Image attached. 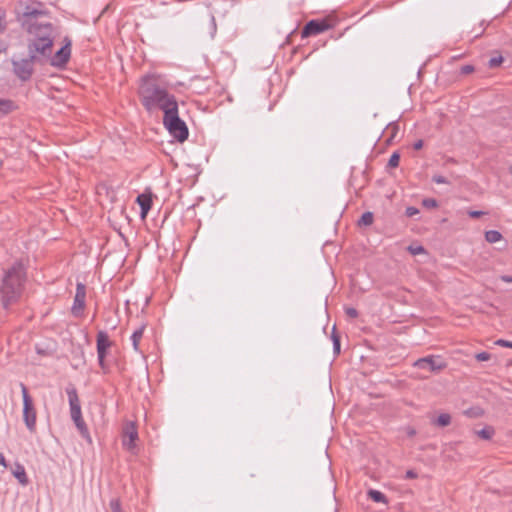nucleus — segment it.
Masks as SVG:
<instances>
[{
    "instance_id": "obj_39",
    "label": "nucleus",
    "mask_w": 512,
    "mask_h": 512,
    "mask_svg": "<svg viewBox=\"0 0 512 512\" xmlns=\"http://www.w3.org/2000/svg\"><path fill=\"white\" fill-rule=\"evenodd\" d=\"M417 477V473L414 470H408L406 472L405 478L406 479H414Z\"/></svg>"
},
{
    "instance_id": "obj_29",
    "label": "nucleus",
    "mask_w": 512,
    "mask_h": 512,
    "mask_svg": "<svg viewBox=\"0 0 512 512\" xmlns=\"http://www.w3.org/2000/svg\"><path fill=\"white\" fill-rule=\"evenodd\" d=\"M422 205L426 208H434L438 206V203L433 198H426L422 201Z\"/></svg>"
},
{
    "instance_id": "obj_41",
    "label": "nucleus",
    "mask_w": 512,
    "mask_h": 512,
    "mask_svg": "<svg viewBox=\"0 0 512 512\" xmlns=\"http://www.w3.org/2000/svg\"><path fill=\"white\" fill-rule=\"evenodd\" d=\"M423 145H424V142H423V140H421V139H420V140L416 141V142L413 144V148H414L415 150H420V149L423 147Z\"/></svg>"
},
{
    "instance_id": "obj_5",
    "label": "nucleus",
    "mask_w": 512,
    "mask_h": 512,
    "mask_svg": "<svg viewBox=\"0 0 512 512\" xmlns=\"http://www.w3.org/2000/svg\"><path fill=\"white\" fill-rule=\"evenodd\" d=\"M54 42L49 41H37L35 39L28 38L27 49L29 56H36L39 65H45L48 63L53 51Z\"/></svg>"
},
{
    "instance_id": "obj_34",
    "label": "nucleus",
    "mask_w": 512,
    "mask_h": 512,
    "mask_svg": "<svg viewBox=\"0 0 512 512\" xmlns=\"http://www.w3.org/2000/svg\"><path fill=\"white\" fill-rule=\"evenodd\" d=\"M419 213V210L416 207L410 206L406 208L405 214L408 217H413Z\"/></svg>"
},
{
    "instance_id": "obj_12",
    "label": "nucleus",
    "mask_w": 512,
    "mask_h": 512,
    "mask_svg": "<svg viewBox=\"0 0 512 512\" xmlns=\"http://www.w3.org/2000/svg\"><path fill=\"white\" fill-rule=\"evenodd\" d=\"M122 444L130 452L136 448V440L138 439V431L134 422H127L123 427Z\"/></svg>"
},
{
    "instance_id": "obj_43",
    "label": "nucleus",
    "mask_w": 512,
    "mask_h": 512,
    "mask_svg": "<svg viewBox=\"0 0 512 512\" xmlns=\"http://www.w3.org/2000/svg\"><path fill=\"white\" fill-rule=\"evenodd\" d=\"M501 280L507 283H512V276L509 275H503L501 276Z\"/></svg>"
},
{
    "instance_id": "obj_37",
    "label": "nucleus",
    "mask_w": 512,
    "mask_h": 512,
    "mask_svg": "<svg viewBox=\"0 0 512 512\" xmlns=\"http://www.w3.org/2000/svg\"><path fill=\"white\" fill-rule=\"evenodd\" d=\"M432 181L437 183V184H444L447 182L446 178L444 176H441V175H434L432 177Z\"/></svg>"
},
{
    "instance_id": "obj_36",
    "label": "nucleus",
    "mask_w": 512,
    "mask_h": 512,
    "mask_svg": "<svg viewBox=\"0 0 512 512\" xmlns=\"http://www.w3.org/2000/svg\"><path fill=\"white\" fill-rule=\"evenodd\" d=\"M496 345H499V346H502V347H508V348H512V341H508V340H504V339H499L495 342Z\"/></svg>"
},
{
    "instance_id": "obj_27",
    "label": "nucleus",
    "mask_w": 512,
    "mask_h": 512,
    "mask_svg": "<svg viewBox=\"0 0 512 512\" xmlns=\"http://www.w3.org/2000/svg\"><path fill=\"white\" fill-rule=\"evenodd\" d=\"M400 162V154L398 152L392 153V155L389 158L387 167L388 168H397L399 166Z\"/></svg>"
},
{
    "instance_id": "obj_4",
    "label": "nucleus",
    "mask_w": 512,
    "mask_h": 512,
    "mask_svg": "<svg viewBox=\"0 0 512 512\" xmlns=\"http://www.w3.org/2000/svg\"><path fill=\"white\" fill-rule=\"evenodd\" d=\"M139 95L142 105L148 111L152 110L155 106L160 108L162 104H165L166 101L168 102L171 97H175L169 94L167 90L159 87L156 83V78L150 75H146L141 79Z\"/></svg>"
},
{
    "instance_id": "obj_38",
    "label": "nucleus",
    "mask_w": 512,
    "mask_h": 512,
    "mask_svg": "<svg viewBox=\"0 0 512 512\" xmlns=\"http://www.w3.org/2000/svg\"><path fill=\"white\" fill-rule=\"evenodd\" d=\"M473 66L471 65H465L461 67V74H468L473 71Z\"/></svg>"
},
{
    "instance_id": "obj_16",
    "label": "nucleus",
    "mask_w": 512,
    "mask_h": 512,
    "mask_svg": "<svg viewBox=\"0 0 512 512\" xmlns=\"http://www.w3.org/2000/svg\"><path fill=\"white\" fill-rule=\"evenodd\" d=\"M73 422L75 423V426L77 427L79 433L83 438H85L89 443L92 442L90 433L88 430V427L86 423L84 422L82 415H79L78 417L71 418Z\"/></svg>"
},
{
    "instance_id": "obj_20",
    "label": "nucleus",
    "mask_w": 512,
    "mask_h": 512,
    "mask_svg": "<svg viewBox=\"0 0 512 512\" xmlns=\"http://www.w3.org/2000/svg\"><path fill=\"white\" fill-rule=\"evenodd\" d=\"M368 497L377 503H388L387 497L378 490L370 489L368 491Z\"/></svg>"
},
{
    "instance_id": "obj_21",
    "label": "nucleus",
    "mask_w": 512,
    "mask_h": 512,
    "mask_svg": "<svg viewBox=\"0 0 512 512\" xmlns=\"http://www.w3.org/2000/svg\"><path fill=\"white\" fill-rule=\"evenodd\" d=\"M476 434L483 440H490L494 436L495 430L492 426H485L484 428L476 431Z\"/></svg>"
},
{
    "instance_id": "obj_2",
    "label": "nucleus",
    "mask_w": 512,
    "mask_h": 512,
    "mask_svg": "<svg viewBox=\"0 0 512 512\" xmlns=\"http://www.w3.org/2000/svg\"><path fill=\"white\" fill-rule=\"evenodd\" d=\"M25 281L26 269L21 262H15L9 269L4 271L0 285V297L5 309H8L10 305L19 300Z\"/></svg>"
},
{
    "instance_id": "obj_26",
    "label": "nucleus",
    "mask_w": 512,
    "mask_h": 512,
    "mask_svg": "<svg viewBox=\"0 0 512 512\" xmlns=\"http://www.w3.org/2000/svg\"><path fill=\"white\" fill-rule=\"evenodd\" d=\"M432 423L435 426H441V427L448 426V413H442L436 419H432Z\"/></svg>"
},
{
    "instance_id": "obj_14",
    "label": "nucleus",
    "mask_w": 512,
    "mask_h": 512,
    "mask_svg": "<svg viewBox=\"0 0 512 512\" xmlns=\"http://www.w3.org/2000/svg\"><path fill=\"white\" fill-rule=\"evenodd\" d=\"M66 392H67L68 399H69L71 418L78 417L79 415H82L80 400H79L77 389L75 388V386L70 384L66 388Z\"/></svg>"
},
{
    "instance_id": "obj_45",
    "label": "nucleus",
    "mask_w": 512,
    "mask_h": 512,
    "mask_svg": "<svg viewBox=\"0 0 512 512\" xmlns=\"http://www.w3.org/2000/svg\"><path fill=\"white\" fill-rule=\"evenodd\" d=\"M4 30H5V26H4V24H3V20H2V18L0 17V34H1V33H3V32H4Z\"/></svg>"
},
{
    "instance_id": "obj_15",
    "label": "nucleus",
    "mask_w": 512,
    "mask_h": 512,
    "mask_svg": "<svg viewBox=\"0 0 512 512\" xmlns=\"http://www.w3.org/2000/svg\"><path fill=\"white\" fill-rule=\"evenodd\" d=\"M136 202L138 203V205L140 206V209H141V217L142 218H145L146 215L148 214L149 210L151 209L152 207V204H153V201H152V196L151 194H140L137 196V199H136Z\"/></svg>"
},
{
    "instance_id": "obj_7",
    "label": "nucleus",
    "mask_w": 512,
    "mask_h": 512,
    "mask_svg": "<svg viewBox=\"0 0 512 512\" xmlns=\"http://www.w3.org/2000/svg\"><path fill=\"white\" fill-rule=\"evenodd\" d=\"M413 366L415 369L423 371V373H419V377L427 378V373L442 370L446 367V363L440 357L428 356L418 359L414 362Z\"/></svg>"
},
{
    "instance_id": "obj_35",
    "label": "nucleus",
    "mask_w": 512,
    "mask_h": 512,
    "mask_svg": "<svg viewBox=\"0 0 512 512\" xmlns=\"http://www.w3.org/2000/svg\"><path fill=\"white\" fill-rule=\"evenodd\" d=\"M409 251L413 254V255H417V254H420V253H424L425 252V249L423 246H416V247H413V246H409Z\"/></svg>"
},
{
    "instance_id": "obj_6",
    "label": "nucleus",
    "mask_w": 512,
    "mask_h": 512,
    "mask_svg": "<svg viewBox=\"0 0 512 512\" xmlns=\"http://www.w3.org/2000/svg\"><path fill=\"white\" fill-rule=\"evenodd\" d=\"M21 391L23 397V420L27 429L34 433L36 431L37 412L34 406L33 398L28 393L27 387L21 383Z\"/></svg>"
},
{
    "instance_id": "obj_3",
    "label": "nucleus",
    "mask_w": 512,
    "mask_h": 512,
    "mask_svg": "<svg viewBox=\"0 0 512 512\" xmlns=\"http://www.w3.org/2000/svg\"><path fill=\"white\" fill-rule=\"evenodd\" d=\"M160 109L163 111V124L168 132L180 143L188 139L189 130L186 123L179 117L178 103L171 97Z\"/></svg>"
},
{
    "instance_id": "obj_22",
    "label": "nucleus",
    "mask_w": 512,
    "mask_h": 512,
    "mask_svg": "<svg viewBox=\"0 0 512 512\" xmlns=\"http://www.w3.org/2000/svg\"><path fill=\"white\" fill-rule=\"evenodd\" d=\"M485 239L487 242L493 244L502 239V234L497 230H489L485 232Z\"/></svg>"
},
{
    "instance_id": "obj_1",
    "label": "nucleus",
    "mask_w": 512,
    "mask_h": 512,
    "mask_svg": "<svg viewBox=\"0 0 512 512\" xmlns=\"http://www.w3.org/2000/svg\"><path fill=\"white\" fill-rule=\"evenodd\" d=\"M16 19L21 27L29 34V38L37 41H54V27L50 22H38L39 16L47 12L35 8L33 5L19 2L15 7Z\"/></svg>"
},
{
    "instance_id": "obj_28",
    "label": "nucleus",
    "mask_w": 512,
    "mask_h": 512,
    "mask_svg": "<svg viewBox=\"0 0 512 512\" xmlns=\"http://www.w3.org/2000/svg\"><path fill=\"white\" fill-rule=\"evenodd\" d=\"M110 512H124L121 507V502L118 498L111 499L109 503Z\"/></svg>"
},
{
    "instance_id": "obj_24",
    "label": "nucleus",
    "mask_w": 512,
    "mask_h": 512,
    "mask_svg": "<svg viewBox=\"0 0 512 512\" xmlns=\"http://www.w3.org/2000/svg\"><path fill=\"white\" fill-rule=\"evenodd\" d=\"M331 339L333 341V350L336 355L340 353V336L338 335L336 331V327H333Z\"/></svg>"
},
{
    "instance_id": "obj_11",
    "label": "nucleus",
    "mask_w": 512,
    "mask_h": 512,
    "mask_svg": "<svg viewBox=\"0 0 512 512\" xmlns=\"http://www.w3.org/2000/svg\"><path fill=\"white\" fill-rule=\"evenodd\" d=\"M65 44L54 54L48 58L51 66L64 68L68 63L71 56V41L68 38L64 39Z\"/></svg>"
},
{
    "instance_id": "obj_33",
    "label": "nucleus",
    "mask_w": 512,
    "mask_h": 512,
    "mask_svg": "<svg viewBox=\"0 0 512 512\" xmlns=\"http://www.w3.org/2000/svg\"><path fill=\"white\" fill-rule=\"evenodd\" d=\"M345 313L349 318H356L358 317V311L357 309L353 307H347L345 308Z\"/></svg>"
},
{
    "instance_id": "obj_42",
    "label": "nucleus",
    "mask_w": 512,
    "mask_h": 512,
    "mask_svg": "<svg viewBox=\"0 0 512 512\" xmlns=\"http://www.w3.org/2000/svg\"><path fill=\"white\" fill-rule=\"evenodd\" d=\"M406 433L408 437H413L416 435V430L413 427H407Z\"/></svg>"
},
{
    "instance_id": "obj_19",
    "label": "nucleus",
    "mask_w": 512,
    "mask_h": 512,
    "mask_svg": "<svg viewBox=\"0 0 512 512\" xmlns=\"http://www.w3.org/2000/svg\"><path fill=\"white\" fill-rule=\"evenodd\" d=\"M13 475L15 476V478L18 479V481L23 484V485H26L28 483V478H27V475H26V472H25V469L22 465L20 464H16V467L15 469L12 471Z\"/></svg>"
},
{
    "instance_id": "obj_9",
    "label": "nucleus",
    "mask_w": 512,
    "mask_h": 512,
    "mask_svg": "<svg viewBox=\"0 0 512 512\" xmlns=\"http://www.w3.org/2000/svg\"><path fill=\"white\" fill-rule=\"evenodd\" d=\"M333 26L330 23V21L327 18L323 19H313L308 21L302 31H301V37L307 38L310 36L318 35L320 33H323L329 29H331Z\"/></svg>"
},
{
    "instance_id": "obj_44",
    "label": "nucleus",
    "mask_w": 512,
    "mask_h": 512,
    "mask_svg": "<svg viewBox=\"0 0 512 512\" xmlns=\"http://www.w3.org/2000/svg\"><path fill=\"white\" fill-rule=\"evenodd\" d=\"M0 465H3L6 467V460L2 453H0Z\"/></svg>"
},
{
    "instance_id": "obj_31",
    "label": "nucleus",
    "mask_w": 512,
    "mask_h": 512,
    "mask_svg": "<svg viewBox=\"0 0 512 512\" xmlns=\"http://www.w3.org/2000/svg\"><path fill=\"white\" fill-rule=\"evenodd\" d=\"M502 62H503V57H502V56L492 57V58L489 60V67H491V68L497 67V66H499Z\"/></svg>"
},
{
    "instance_id": "obj_46",
    "label": "nucleus",
    "mask_w": 512,
    "mask_h": 512,
    "mask_svg": "<svg viewBox=\"0 0 512 512\" xmlns=\"http://www.w3.org/2000/svg\"><path fill=\"white\" fill-rule=\"evenodd\" d=\"M2 167H3V161L0 160V170L2 169Z\"/></svg>"
},
{
    "instance_id": "obj_25",
    "label": "nucleus",
    "mask_w": 512,
    "mask_h": 512,
    "mask_svg": "<svg viewBox=\"0 0 512 512\" xmlns=\"http://www.w3.org/2000/svg\"><path fill=\"white\" fill-rule=\"evenodd\" d=\"M464 413H465V415H467L470 418H479V417L483 416L484 411L480 407H472V408L465 410Z\"/></svg>"
},
{
    "instance_id": "obj_30",
    "label": "nucleus",
    "mask_w": 512,
    "mask_h": 512,
    "mask_svg": "<svg viewBox=\"0 0 512 512\" xmlns=\"http://www.w3.org/2000/svg\"><path fill=\"white\" fill-rule=\"evenodd\" d=\"M387 130L391 132L390 139H393L397 135L399 127L396 123H390Z\"/></svg>"
},
{
    "instance_id": "obj_17",
    "label": "nucleus",
    "mask_w": 512,
    "mask_h": 512,
    "mask_svg": "<svg viewBox=\"0 0 512 512\" xmlns=\"http://www.w3.org/2000/svg\"><path fill=\"white\" fill-rule=\"evenodd\" d=\"M144 330H145V325H141L138 329H136L133 332V334L131 336L132 345H133L134 350L137 352H140L141 354H143V352L139 348V343L143 337Z\"/></svg>"
},
{
    "instance_id": "obj_8",
    "label": "nucleus",
    "mask_w": 512,
    "mask_h": 512,
    "mask_svg": "<svg viewBox=\"0 0 512 512\" xmlns=\"http://www.w3.org/2000/svg\"><path fill=\"white\" fill-rule=\"evenodd\" d=\"M36 56H28V58L21 60H13V72L22 81H27L31 78L34 64H38Z\"/></svg>"
},
{
    "instance_id": "obj_47",
    "label": "nucleus",
    "mask_w": 512,
    "mask_h": 512,
    "mask_svg": "<svg viewBox=\"0 0 512 512\" xmlns=\"http://www.w3.org/2000/svg\"><path fill=\"white\" fill-rule=\"evenodd\" d=\"M510 173L512 174V165H511V168H510Z\"/></svg>"
},
{
    "instance_id": "obj_23",
    "label": "nucleus",
    "mask_w": 512,
    "mask_h": 512,
    "mask_svg": "<svg viewBox=\"0 0 512 512\" xmlns=\"http://www.w3.org/2000/svg\"><path fill=\"white\" fill-rule=\"evenodd\" d=\"M374 215L372 212H364L358 220V225L369 226L373 223Z\"/></svg>"
},
{
    "instance_id": "obj_32",
    "label": "nucleus",
    "mask_w": 512,
    "mask_h": 512,
    "mask_svg": "<svg viewBox=\"0 0 512 512\" xmlns=\"http://www.w3.org/2000/svg\"><path fill=\"white\" fill-rule=\"evenodd\" d=\"M475 358L478 361H488L491 358V355L488 352H480L475 355Z\"/></svg>"
},
{
    "instance_id": "obj_10",
    "label": "nucleus",
    "mask_w": 512,
    "mask_h": 512,
    "mask_svg": "<svg viewBox=\"0 0 512 512\" xmlns=\"http://www.w3.org/2000/svg\"><path fill=\"white\" fill-rule=\"evenodd\" d=\"M96 345L99 365L103 370H106L107 365L105 359L108 354V349L112 347L113 342L109 339V336L105 331H99L97 333Z\"/></svg>"
},
{
    "instance_id": "obj_18",
    "label": "nucleus",
    "mask_w": 512,
    "mask_h": 512,
    "mask_svg": "<svg viewBox=\"0 0 512 512\" xmlns=\"http://www.w3.org/2000/svg\"><path fill=\"white\" fill-rule=\"evenodd\" d=\"M16 108L17 106L12 100L0 98V117L11 113Z\"/></svg>"
},
{
    "instance_id": "obj_40",
    "label": "nucleus",
    "mask_w": 512,
    "mask_h": 512,
    "mask_svg": "<svg viewBox=\"0 0 512 512\" xmlns=\"http://www.w3.org/2000/svg\"><path fill=\"white\" fill-rule=\"evenodd\" d=\"M484 212L483 211H470L469 212V216L472 217V218H477V217H480L481 215H483Z\"/></svg>"
},
{
    "instance_id": "obj_13",
    "label": "nucleus",
    "mask_w": 512,
    "mask_h": 512,
    "mask_svg": "<svg viewBox=\"0 0 512 512\" xmlns=\"http://www.w3.org/2000/svg\"><path fill=\"white\" fill-rule=\"evenodd\" d=\"M85 300H86V286L78 282L76 285V294L74 297V303L71 309V312L74 316L79 317L83 314L85 309Z\"/></svg>"
}]
</instances>
